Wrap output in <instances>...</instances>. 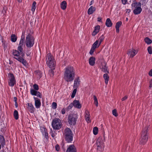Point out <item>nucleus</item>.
Listing matches in <instances>:
<instances>
[{"label": "nucleus", "instance_id": "50", "mask_svg": "<svg viewBox=\"0 0 152 152\" xmlns=\"http://www.w3.org/2000/svg\"><path fill=\"white\" fill-rule=\"evenodd\" d=\"M51 70L50 71V75L51 76H52V75L53 76V69H54V67H53V69L52 68H51Z\"/></svg>", "mask_w": 152, "mask_h": 152}, {"label": "nucleus", "instance_id": "33", "mask_svg": "<svg viewBox=\"0 0 152 152\" xmlns=\"http://www.w3.org/2000/svg\"><path fill=\"white\" fill-rule=\"evenodd\" d=\"M94 103L96 105V106L97 107L98 106V102L97 100V99L96 96L94 95Z\"/></svg>", "mask_w": 152, "mask_h": 152}, {"label": "nucleus", "instance_id": "49", "mask_svg": "<svg viewBox=\"0 0 152 152\" xmlns=\"http://www.w3.org/2000/svg\"><path fill=\"white\" fill-rule=\"evenodd\" d=\"M55 148H56V150L57 151H58L60 150L59 146L58 145H56Z\"/></svg>", "mask_w": 152, "mask_h": 152}, {"label": "nucleus", "instance_id": "31", "mask_svg": "<svg viewBox=\"0 0 152 152\" xmlns=\"http://www.w3.org/2000/svg\"><path fill=\"white\" fill-rule=\"evenodd\" d=\"M36 3L35 1L33 2V3L32 5L31 10L32 11L34 12L36 9Z\"/></svg>", "mask_w": 152, "mask_h": 152}, {"label": "nucleus", "instance_id": "7", "mask_svg": "<svg viewBox=\"0 0 152 152\" xmlns=\"http://www.w3.org/2000/svg\"><path fill=\"white\" fill-rule=\"evenodd\" d=\"M104 140V138H102L101 137H99L97 139L96 143L97 150L100 151H102L103 150L104 147L103 145V142Z\"/></svg>", "mask_w": 152, "mask_h": 152}, {"label": "nucleus", "instance_id": "6", "mask_svg": "<svg viewBox=\"0 0 152 152\" xmlns=\"http://www.w3.org/2000/svg\"><path fill=\"white\" fill-rule=\"evenodd\" d=\"M46 63L50 68H53L55 65V62L53 56L50 54H47L46 58Z\"/></svg>", "mask_w": 152, "mask_h": 152}, {"label": "nucleus", "instance_id": "48", "mask_svg": "<svg viewBox=\"0 0 152 152\" xmlns=\"http://www.w3.org/2000/svg\"><path fill=\"white\" fill-rule=\"evenodd\" d=\"M35 96H36L40 98H41V94L39 92L37 91V92L36 93V94H35Z\"/></svg>", "mask_w": 152, "mask_h": 152}, {"label": "nucleus", "instance_id": "38", "mask_svg": "<svg viewBox=\"0 0 152 152\" xmlns=\"http://www.w3.org/2000/svg\"><path fill=\"white\" fill-rule=\"evenodd\" d=\"M76 91H77L76 88L73 91V92H72V94L71 95V96L72 98H73L75 97V95L76 93Z\"/></svg>", "mask_w": 152, "mask_h": 152}, {"label": "nucleus", "instance_id": "18", "mask_svg": "<svg viewBox=\"0 0 152 152\" xmlns=\"http://www.w3.org/2000/svg\"><path fill=\"white\" fill-rule=\"evenodd\" d=\"M72 103L73 105V106L79 109L81 108V105L78 100H74Z\"/></svg>", "mask_w": 152, "mask_h": 152}, {"label": "nucleus", "instance_id": "14", "mask_svg": "<svg viewBox=\"0 0 152 152\" xmlns=\"http://www.w3.org/2000/svg\"><path fill=\"white\" fill-rule=\"evenodd\" d=\"M137 53V51L133 48L129 50L127 54L129 56L130 58L133 57Z\"/></svg>", "mask_w": 152, "mask_h": 152}, {"label": "nucleus", "instance_id": "15", "mask_svg": "<svg viewBox=\"0 0 152 152\" xmlns=\"http://www.w3.org/2000/svg\"><path fill=\"white\" fill-rule=\"evenodd\" d=\"M35 100V105L36 108H39L41 105L40 100L37 97H34Z\"/></svg>", "mask_w": 152, "mask_h": 152}, {"label": "nucleus", "instance_id": "24", "mask_svg": "<svg viewBox=\"0 0 152 152\" xmlns=\"http://www.w3.org/2000/svg\"><path fill=\"white\" fill-rule=\"evenodd\" d=\"M108 73H105L104 74L103 77L104 79L105 80V82L106 84H107L108 83V81L109 80V77L107 74Z\"/></svg>", "mask_w": 152, "mask_h": 152}, {"label": "nucleus", "instance_id": "21", "mask_svg": "<svg viewBox=\"0 0 152 152\" xmlns=\"http://www.w3.org/2000/svg\"><path fill=\"white\" fill-rule=\"evenodd\" d=\"M100 28L99 26L98 25L96 26L94 28V29L92 33L93 36H95L97 34L99 31Z\"/></svg>", "mask_w": 152, "mask_h": 152}, {"label": "nucleus", "instance_id": "1", "mask_svg": "<svg viewBox=\"0 0 152 152\" xmlns=\"http://www.w3.org/2000/svg\"><path fill=\"white\" fill-rule=\"evenodd\" d=\"M75 76V71L73 67L68 66L65 68L64 78L65 81L70 82L74 80Z\"/></svg>", "mask_w": 152, "mask_h": 152}, {"label": "nucleus", "instance_id": "55", "mask_svg": "<svg viewBox=\"0 0 152 152\" xmlns=\"http://www.w3.org/2000/svg\"><path fill=\"white\" fill-rule=\"evenodd\" d=\"M149 87L150 88L152 87V79L150 81V85Z\"/></svg>", "mask_w": 152, "mask_h": 152}, {"label": "nucleus", "instance_id": "17", "mask_svg": "<svg viewBox=\"0 0 152 152\" xmlns=\"http://www.w3.org/2000/svg\"><path fill=\"white\" fill-rule=\"evenodd\" d=\"M80 81L79 77L75 78L74 80V88H77L79 86Z\"/></svg>", "mask_w": 152, "mask_h": 152}, {"label": "nucleus", "instance_id": "36", "mask_svg": "<svg viewBox=\"0 0 152 152\" xmlns=\"http://www.w3.org/2000/svg\"><path fill=\"white\" fill-rule=\"evenodd\" d=\"M35 72L39 78L41 77L42 74L41 71L39 70H37Z\"/></svg>", "mask_w": 152, "mask_h": 152}, {"label": "nucleus", "instance_id": "45", "mask_svg": "<svg viewBox=\"0 0 152 152\" xmlns=\"http://www.w3.org/2000/svg\"><path fill=\"white\" fill-rule=\"evenodd\" d=\"M51 131L50 133V134L51 135L52 137L53 138H55V134L54 133L53 131L52 130V129H50Z\"/></svg>", "mask_w": 152, "mask_h": 152}, {"label": "nucleus", "instance_id": "25", "mask_svg": "<svg viewBox=\"0 0 152 152\" xmlns=\"http://www.w3.org/2000/svg\"><path fill=\"white\" fill-rule=\"evenodd\" d=\"M106 25L108 27H110L112 26V23L110 18H107L105 23Z\"/></svg>", "mask_w": 152, "mask_h": 152}, {"label": "nucleus", "instance_id": "35", "mask_svg": "<svg viewBox=\"0 0 152 152\" xmlns=\"http://www.w3.org/2000/svg\"><path fill=\"white\" fill-rule=\"evenodd\" d=\"M98 128L97 127H94L93 130L94 134L95 135L97 134L98 133Z\"/></svg>", "mask_w": 152, "mask_h": 152}, {"label": "nucleus", "instance_id": "37", "mask_svg": "<svg viewBox=\"0 0 152 152\" xmlns=\"http://www.w3.org/2000/svg\"><path fill=\"white\" fill-rule=\"evenodd\" d=\"M122 22L121 21H118L116 23L115 28H119L120 27L122 24Z\"/></svg>", "mask_w": 152, "mask_h": 152}, {"label": "nucleus", "instance_id": "61", "mask_svg": "<svg viewBox=\"0 0 152 152\" xmlns=\"http://www.w3.org/2000/svg\"><path fill=\"white\" fill-rule=\"evenodd\" d=\"M94 0H92L90 3V5H92L93 3L94 2Z\"/></svg>", "mask_w": 152, "mask_h": 152}, {"label": "nucleus", "instance_id": "16", "mask_svg": "<svg viewBox=\"0 0 152 152\" xmlns=\"http://www.w3.org/2000/svg\"><path fill=\"white\" fill-rule=\"evenodd\" d=\"M40 130L42 134L45 135L46 139H48V137L47 129L44 127H41Z\"/></svg>", "mask_w": 152, "mask_h": 152}, {"label": "nucleus", "instance_id": "10", "mask_svg": "<svg viewBox=\"0 0 152 152\" xmlns=\"http://www.w3.org/2000/svg\"><path fill=\"white\" fill-rule=\"evenodd\" d=\"M132 9H134L133 12L135 14L137 15L141 12L142 11L141 5H139L137 3H134L132 4Z\"/></svg>", "mask_w": 152, "mask_h": 152}, {"label": "nucleus", "instance_id": "32", "mask_svg": "<svg viewBox=\"0 0 152 152\" xmlns=\"http://www.w3.org/2000/svg\"><path fill=\"white\" fill-rule=\"evenodd\" d=\"M145 42L148 44H151L152 42V40L150 39L148 37H146L145 39Z\"/></svg>", "mask_w": 152, "mask_h": 152}, {"label": "nucleus", "instance_id": "5", "mask_svg": "<svg viewBox=\"0 0 152 152\" xmlns=\"http://www.w3.org/2000/svg\"><path fill=\"white\" fill-rule=\"evenodd\" d=\"M148 130V127L145 126L143 129L141 134V140L140 141V144H144L148 140L147 132Z\"/></svg>", "mask_w": 152, "mask_h": 152}, {"label": "nucleus", "instance_id": "19", "mask_svg": "<svg viewBox=\"0 0 152 152\" xmlns=\"http://www.w3.org/2000/svg\"><path fill=\"white\" fill-rule=\"evenodd\" d=\"M66 152H76L75 146L73 145H70Z\"/></svg>", "mask_w": 152, "mask_h": 152}, {"label": "nucleus", "instance_id": "12", "mask_svg": "<svg viewBox=\"0 0 152 152\" xmlns=\"http://www.w3.org/2000/svg\"><path fill=\"white\" fill-rule=\"evenodd\" d=\"M106 63L104 61L101 62L100 66V68L102 72L105 73H109L107 67L106 66Z\"/></svg>", "mask_w": 152, "mask_h": 152}, {"label": "nucleus", "instance_id": "58", "mask_svg": "<svg viewBox=\"0 0 152 152\" xmlns=\"http://www.w3.org/2000/svg\"><path fill=\"white\" fill-rule=\"evenodd\" d=\"M126 13H128V14H129L130 13V12L131 11H130V9H127L126 10Z\"/></svg>", "mask_w": 152, "mask_h": 152}, {"label": "nucleus", "instance_id": "62", "mask_svg": "<svg viewBox=\"0 0 152 152\" xmlns=\"http://www.w3.org/2000/svg\"><path fill=\"white\" fill-rule=\"evenodd\" d=\"M30 54H31V53H26V55H27V56H29L30 55Z\"/></svg>", "mask_w": 152, "mask_h": 152}, {"label": "nucleus", "instance_id": "53", "mask_svg": "<svg viewBox=\"0 0 152 152\" xmlns=\"http://www.w3.org/2000/svg\"><path fill=\"white\" fill-rule=\"evenodd\" d=\"M86 121L89 123L91 122V121L90 120V117L85 118Z\"/></svg>", "mask_w": 152, "mask_h": 152}, {"label": "nucleus", "instance_id": "43", "mask_svg": "<svg viewBox=\"0 0 152 152\" xmlns=\"http://www.w3.org/2000/svg\"><path fill=\"white\" fill-rule=\"evenodd\" d=\"M112 113L116 117L118 115L117 113L116 110L115 109H114L113 110Z\"/></svg>", "mask_w": 152, "mask_h": 152}, {"label": "nucleus", "instance_id": "47", "mask_svg": "<svg viewBox=\"0 0 152 152\" xmlns=\"http://www.w3.org/2000/svg\"><path fill=\"white\" fill-rule=\"evenodd\" d=\"M95 48H93V47H92L91 49L89 52L90 54L91 55H92L93 54L94 52V51L95 50Z\"/></svg>", "mask_w": 152, "mask_h": 152}, {"label": "nucleus", "instance_id": "29", "mask_svg": "<svg viewBox=\"0 0 152 152\" xmlns=\"http://www.w3.org/2000/svg\"><path fill=\"white\" fill-rule=\"evenodd\" d=\"M17 39V37L15 34H12L11 36V40L13 42H15Z\"/></svg>", "mask_w": 152, "mask_h": 152}, {"label": "nucleus", "instance_id": "52", "mask_svg": "<svg viewBox=\"0 0 152 152\" xmlns=\"http://www.w3.org/2000/svg\"><path fill=\"white\" fill-rule=\"evenodd\" d=\"M61 112L62 114H64L65 113V110L64 108H63L62 109L61 111Z\"/></svg>", "mask_w": 152, "mask_h": 152}, {"label": "nucleus", "instance_id": "60", "mask_svg": "<svg viewBox=\"0 0 152 152\" xmlns=\"http://www.w3.org/2000/svg\"><path fill=\"white\" fill-rule=\"evenodd\" d=\"M116 29V32L117 33H119V28H115Z\"/></svg>", "mask_w": 152, "mask_h": 152}, {"label": "nucleus", "instance_id": "41", "mask_svg": "<svg viewBox=\"0 0 152 152\" xmlns=\"http://www.w3.org/2000/svg\"><path fill=\"white\" fill-rule=\"evenodd\" d=\"M85 118L90 117V114L88 110H86L85 112Z\"/></svg>", "mask_w": 152, "mask_h": 152}, {"label": "nucleus", "instance_id": "51", "mask_svg": "<svg viewBox=\"0 0 152 152\" xmlns=\"http://www.w3.org/2000/svg\"><path fill=\"white\" fill-rule=\"evenodd\" d=\"M127 98H128L127 96H125L124 97H123L122 98L121 100L122 101H125L127 99Z\"/></svg>", "mask_w": 152, "mask_h": 152}, {"label": "nucleus", "instance_id": "59", "mask_svg": "<svg viewBox=\"0 0 152 152\" xmlns=\"http://www.w3.org/2000/svg\"><path fill=\"white\" fill-rule=\"evenodd\" d=\"M102 18L100 17H98V21L99 22H102Z\"/></svg>", "mask_w": 152, "mask_h": 152}, {"label": "nucleus", "instance_id": "56", "mask_svg": "<svg viewBox=\"0 0 152 152\" xmlns=\"http://www.w3.org/2000/svg\"><path fill=\"white\" fill-rule=\"evenodd\" d=\"M122 3L124 4H125L126 3L127 0H122Z\"/></svg>", "mask_w": 152, "mask_h": 152}, {"label": "nucleus", "instance_id": "20", "mask_svg": "<svg viewBox=\"0 0 152 152\" xmlns=\"http://www.w3.org/2000/svg\"><path fill=\"white\" fill-rule=\"evenodd\" d=\"M28 109L29 111L31 113L34 112L35 109L33 105L31 103H28Z\"/></svg>", "mask_w": 152, "mask_h": 152}, {"label": "nucleus", "instance_id": "64", "mask_svg": "<svg viewBox=\"0 0 152 152\" xmlns=\"http://www.w3.org/2000/svg\"><path fill=\"white\" fill-rule=\"evenodd\" d=\"M128 20V18H126V20L127 21Z\"/></svg>", "mask_w": 152, "mask_h": 152}, {"label": "nucleus", "instance_id": "22", "mask_svg": "<svg viewBox=\"0 0 152 152\" xmlns=\"http://www.w3.org/2000/svg\"><path fill=\"white\" fill-rule=\"evenodd\" d=\"M96 8L95 7L91 6L88 9V15L92 14L96 10Z\"/></svg>", "mask_w": 152, "mask_h": 152}, {"label": "nucleus", "instance_id": "63", "mask_svg": "<svg viewBox=\"0 0 152 152\" xmlns=\"http://www.w3.org/2000/svg\"><path fill=\"white\" fill-rule=\"evenodd\" d=\"M18 2H22V0H17Z\"/></svg>", "mask_w": 152, "mask_h": 152}, {"label": "nucleus", "instance_id": "11", "mask_svg": "<svg viewBox=\"0 0 152 152\" xmlns=\"http://www.w3.org/2000/svg\"><path fill=\"white\" fill-rule=\"evenodd\" d=\"M77 118V115L75 114H70L69 115L68 122L71 125H75Z\"/></svg>", "mask_w": 152, "mask_h": 152}, {"label": "nucleus", "instance_id": "39", "mask_svg": "<svg viewBox=\"0 0 152 152\" xmlns=\"http://www.w3.org/2000/svg\"><path fill=\"white\" fill-rule=\"evenodd\" d=\"M37 92L36 90L34 89H31L30 91L31 94L33 95H35Z\"/></svg>", "mask_w": 152, "mask_h": 152}, {"label": "nucleus", "instance_id": "54", "mask_svg": "<svg viewBox=\"0 0 152 152\" xmlns=\"http://www.w3.org/2000/svg\"><path fill=\"white\" fill-rule=\"evenodd\" d=\"M14 101L15 102V104H16V107H17V98L16 97H14Z\"/></svg>", "mask_w": 152, "mask_h": 152}, {"label": "nucleus", "instance_id": "57", "mask_svg": "<svg viewBox=\"0 0 152 152\" xmlns=\"http://www.w3.org/2000/svg\"><path fill=\"white\" fill-rule=\"evenodd\" d=\"M149 75L150 76H152V69H151L149 72Z\"/></svg>", "mask_w": 152, "mask_h": 152}, {"label": "nucleus", "instance_id": "9", "mask_svg": "<svg viewBox=\"0 0 152 152\" xmlns=\"http://www.w3.org/2000/svg\"><path fill=\"white\" fill-rule=\"evenodd\" d=\"M22 35L21 39H20V43L19 44V46L18 48V51L20 53V56H24L25 55L24 53L23 52V47H24L23 45V42L24 41V37H22Z\"/></svg>", "mask_w": 152, "mask_h": 152}, {"label": "nucleus", "instance_id": "23", "mask_svg": "<svg viewBox=\"0 0 152 152\" xmlns=\"http://www.w3.org/2000/svg\"><path fill=\"white\" fill-rule=\"evenodd\" d=\"M95 58L94 57H91L89 60V63L91 65L93 66L95 64Z\"/></svg>", "mask_w": 152, "mask_h": 152}, {"label": "nucleus", "instance_id": "26", "mask_svg": "<svg viewBox=\"0 0 152 152\" xmlns=\"http://www.w3.org/2000/svg\"><path fill=\"white\" fill-rule=\"evenodd\" d=\"M66 2L65 1H63L61 4V8L63 10H65L66 7Z\"/></svg>", "mask_w": 152, "mask_h": 152}, {"label": "nucleus", "instance_id": "40", "mask_svg": "<svg viewBox=\"0 0 152 152\" xmlns=\"http://www.w3.org/2000/svg\"><path fill=\"white\" fill-rule=\"evenodd\" d=\"M73 106V105L72 103L70 104L66 108V109L68 110H69L71 109Z\"/></svg>", "mask_w": 152, "mask_h": 152}, {"label": "nucleus", "instance_id": "13", "mask_svg": "<svg viewBox=\"0 0 152 152\" xmlns=\"http://www.w3.org/2000/svg\"><path fill=\"white\" fill-rule=\"evenodd\" d=\"M15 82L16 81L13 74L11 73L10 74L9 85L10 86L12 87L15 84Z\"/></svg>", "mask_w": 152, "mask_h": 152}, {"label": "nucleus", "instance_id": "46", "mask_svg": "<svg viewBox=\"0 0 152 152\" xmlns=\"http://www.w3.org/2000/svg\"><path fill=\"white\" fill-rule=\"evenodd\" d=\"M148 53L149 54H151L152 53V50L151 47H148Z\"/></svg>", "mask_w": 152, "mask_h": 152}, {"label": "nucleus", "instance_id": "28", "mask_svg": "<svg viewBox=\"0 0 152 152\" xmlns=\"http://www.w3.org/2000/svg\"><path fill=\"white\" fill-rule=\"evenodd\" d=\"M0 143L2 147L5 145V140L3 136H0Z\"/></svg>", "mask_w": 152, "mask_h": 152}, {"label": "nucleus", "instance_id": "2", "mask_svg": "<svg viewBox=\"0 0 152 152\" xmlns=\"http://www.w3.org/2000/svg\"><path fill=\"white\" fill-rule=\"evenodd\" d=\"M28 34L26 38L25 42L26 45L28 48L32 47L34 43V39L31 35V31L29 30L27 31Z\"/></svg>", "mask_w": 152, "mask_h": 152}, {"label": "nucleus", "instance_id": "3", "mask_svg": "<svg viewBox=\"0 0 152 152\" xmlns=\"http://www.w3.org/2000/svg\"><path fill=\"white\" fill-rule=\"evenodd\" d=\"M12 54L15 56L14 58L17 60L19 61L22 63L23 65L27 66L28 63L24 59V56H20V53L18 50H13L12 51Z\"/></svg>", "mask_w": 152, "mask_h": 152}, {"label": "nucleus", "instance_id": "30", "mask_svg": "<svg viewBox=\"0 0 152 152\" xmlns=\"http://www.w3.org/2000/svg\"><path fill=\"white\" fill-rule=\"evenodd\" d=\"M13 115L15 119L17 120L18 118V112L16 110H15L14 112Z\"/></svg>", "mask_w": 152, "mask_h": 152}, {"label": "nucleus", "instance_id": "42", "mask_svg": "<svg viewBox=\"0 0 152 152\" xmlns=\"http://www.w3.org/2000/svg\"><path fill=\"white\" fill-rule=\"evenodd\" d=\"M52 107L53 109H56L57 107V104L56 103L53 102L52 104Z\"/></svg>", "mask_w": 152, "mask_h": 152}, {"label": "nucleus", "instance_id": "44", "mask_svg": "<svg viewBox=\"0 0 152 152\" xmlns=\"http://www.w3.org/2000/svg\"><path fill=\"white\" fill-rule=\"evenodd\" d=\"M33 87L35 90L37 91L39 90V87L36 84H34Z\"/></svg>", "mask_w": 152, "mask_h": 152}, {"label": "nucleus", "instance_id": "34", "mask_svg": "<svg viewBox=\"0 0 152 152\" xmlns=\"http://www.w3.org/2000/svg\"><path fill=\"white\" fill-rule=\"evenodd\" d=\"M104 36L102 35L99 38V39L97 40V41H98V42H99L100 43V44H101V42L104 39Z\"/></svg>", "mask_w": 152, "mask_h": 152}, {"label": "nucleus", "instance_id": "27", "mask_svg": "<svg viewBox=\"0 0 152 152\" xmlns=\"http://www.w3.org/2000/svg\"><path fill=\"white\" fill-rule=\"evenodd\" d=\"M100 44L98 41L96 40L93 44L92 47L96 49L98 48Z\"/></svg>", "mask_w": 152, "mask_h": 152}, {"label": "nucleus", "instance_id": "4", "mask_svg": "<svg viewBox=\"0 0 152 152\" xmlns=\"http://www.w3.org/2000/svg\"><path fill=\"white\" fill-rule=\"evenodd\" d=\"M63 135L64 139L67 142H70L72 140V132L69 128H67L64 129Z\"/></svg>", "mask_w": 152, "mask_h": 152}, {"label": "nucleus", "instance_id": "8", "mask_svg": "<svg viewBox=\"0 0 152 152\" xmlns=\"http://www.w3.org/2000/svg\"><path fill=\"white\" fill-rule=\"evenodd\" d=\"M52 125L53 129H59L61 126L60 120L57 118L53 120L52 122Z\"/></svg>", "mask_w": 152, "mask_h": 152}]
</instances>
